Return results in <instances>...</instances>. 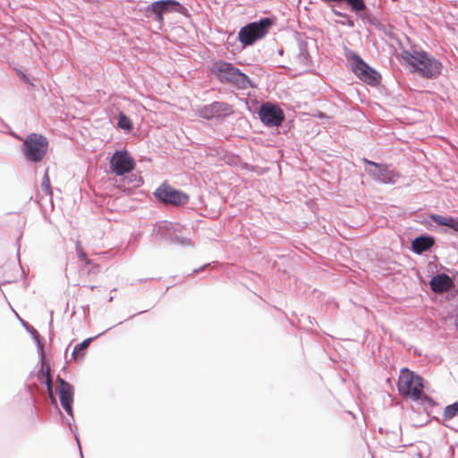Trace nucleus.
Listing matches in <instances>:
<instances>
[{
	"label": "nucleus",
	"instance_id": "obj_1",
	"mask_svg": "<svg viewBox=\"0 0 458 458\" xmlns=\"http://www.w3.org/2000/svg\"><path fill=\"white\" fill-rule=\"evenodd\" d=\"M402 57L413 68L414 72L425 79H437L441 74L443 69L441 62L426 51L403 50Z\"/></svg>",
	"mask_w": 458,
	"mask_h": 458
},
{
	"label": "nucleus",
	"instance_id": "obj_2",
	"mask_svg": "<svg viewBox=\"0 0 458 458\" xmlns=\"http://www.w3.org/2000/svg\"><path fill=\"white\" fill-rule=\"evenodd\" d=\"M210 72L223 84H231L240 89L253 88L249 76L241 72L232 63L222 59L215 61L210 67Z\"/></svg>",
	"mask_w": 458,
	"mask_h": 458
},
{
	"label": "nucleus",
	"instance_id": "obj_3",
	"mask_svg": "<svg viewBox=\"0 0 458 458\" xmlns=\"http://www.w3.org/2000/svg\"><path fill=\"white\" fill-rule=\"evenodd\" d=\"M48 145L47 137L32 132L22 140L21 152L28 162L37 164L45 158Z\"/></svg>",
	"mask_w": 458,
	"mask_h": 458
},
{
	"label": "nucleus",
	"instance_id": "obj_4",
	"mask_svg": "<svg viewBox=\"0 0 458 458\" xmlns=\"http://www.w3.org/2000/svg\"><path fill=\"white\" fill-rule=\"evenodd\" d=\"M274 23L275 20L270 17H264L258 21L248 23L240 29L239 41L243 47L252 46L256 41L266 37Z\"/></svg>",
	"mask_w": 458,
	"mask_h": 458
},
{
	"label": "nucleus",
	"instance_id": "obj_5",
	"mask_svg": "<svg viewBox=\"0 0 458 458\" xmlns=\"http://www.w3.org/2000/svg\"><path fill=\"white\" fill-rule=\"evenodd\" d=\"M345 57L352 62V72L369 85H377L381 80V75L375 69L363 61L360 55L353 50L346 49Z\"/></svg>",
	"mask_w": 458,
	"mask_h": 458
},
{
	"label": "nucleus",
	"instance_id": "obj_6",
	"mask_svg": "<svg viewBox=\"0 0 458 458\" xmlns=\"http://www.w3.org/2000/svg\"><path fill=\"white\" fill-rule=\"evenodd\" d=\"M422 380V377L413 371L406 368L402 369L397 383L398 390L403 395L419 399L423 389Z\"/></svg>",
	"mask_w": 458,
	"mask_h": 458
},
{
	"label": "nucleus",
	"instance_id": "obj_7",
	"mask_svg": "<svg viewBox=\"0 0 458 458\" xmlns=\"http://www.w3.org/2000/svg\"><path fill=\"white\" fill-rule=\"evenodd\" d=\"M154 197L165 206H184L189 202L190 197L182 191L176 190L166 182L161 183L153 193Z\"/></svg>",
	"mask_w": 458,
	"mask_h": 458
},
{
	"label": "nucleus",
	"instance_id": "obj_8",
	"mask_svg": "<svg viewBox=\"0 0 458 458\" xmlns=\"http://www.w3.org/2000/svg\"><path fill=\"white\" fill-rule=\"evenodd\" d=\"M362 162L368 165V166L365 168V171L372 177L373 180L377 182L385 184H394L400 177L399 173L396 172L391 165L376 163L367 158H363Z\"/></svg>",
	"mask_w": 458,
	"mask_h": 458
},
{
	"label": "nucleus",
	"instance_id": "obj_9",
	"mask_svg": "<svg viewBox=\"0 0 458 458\" xmlns=\"http://www.w3.org/2000/svg\"><path fill=\"white\" fill-rule=\"evenodd\" d=\"M147 13L154 15V20L159 23L164 22L165 13H177L185 15L187 8L175 0H158L150 4L147 7Z\"/></svg>",
	"mask_w": 458,
	"mask_h": 458
},
{
	"label": "nucleus",
	"instance_id": "obj_10",
	"mask_svg": "<svg viewBox=\"0 0 458 458\" xmlns=\"http://www.w3.org/2000/svg\"><path fill=\"white\" fill-rule=\"evenodd\" d=\"M233 113V107L226 102L214 101L199 107L197 111L200 118L222 121Z\"/></svg>",
	"mask_w": 458,
	"mask_h": 458
},
{
	"label": "nucleus",
	"instance_id": "obj_11",
	"mask_svg": "<svg viewBox=\"0 0 458 458\" xmlns=\"http://www.w3.org/2000/svg\"><path fill=\"white\" fill-rule=\"evenodd\" d=\"M262 123L267 127H278L284 120V114L282 108L274 103H262L258 112Z\"/></svg>",
	"mask_w": 458,
	"mask_h": 458
},
{
	"label": "nucleus",
	"instance_id": "obj_12",
	"mask_svg": "<svg viewBox=\"0 0 458 458\" xmlns=\"http://www.w3.org/2000/svg\"><path fill=\"white\" fill-rule=\"evenodd\" d=\"M135 167V161L126 150H116L110 159V169L117 176L131 173Z\"/></svg>",
	"mask_w": 458,
	"mask_h": 458
},
{
	"label": "nucleus",
	"instance_id": "obj_13",
	"mask_svg": "<svg viewBox=\"0 0 458 458\" xmlns=\"http://www.w3.org/2000/svg\"><path fill=\"white\" fill-rule=\"evenodd\" d=\"M181 231V226L171 222L162 221L157 223L152 231V236L157 241L170 242L174 233Z\"/></svg>",
	"mask_w": 458,
	"mask_h": 458
},
{
	"label": "nucleus",
	"instance_id": "obj_14",
	"mask_svg": "<svg viewBox=\"0 0 458 458\" xmlns=\"http://www.w3.org/2000/svg\"><path fill=\"white\" fill-rule=\"evenodd\" d=\"M58 382L60 385L59 387V397L61 405L64 409V411L67 412L68 415L71 416L72 420H73V413H72V403L73 402V386L65 381L64 378H61L58 377Z\"/></svg>",
	"mask_w": 458,
	"mask_h": 458
},
{
	"label": "nucleus",
	"instance_id": "obj_15",
	"mask_svg": "<svg viewBox=\"0 0 458 458\" xmlns=\"http://www.w3.org/2000/svg\"><path fill=\"white\" fill-rule=\"evenodd\" d=\"M454 285L452 278L445 274H437L429 281V286L432 292L442 293L449 291Z\"/></svg>",
	"mask_w": 458,
	"mask_h": 458
},
{
	"label": "nucleus",
	"instance_id": "obj_16",
	"mask_svg": "<svg viewBox=\"0 0 458 458\" xmlns=\"http://www.w3.org/2000/svg\"><path fill=\"white\" fill-rule=\"evenodd\" d=\"M435 244V238L428 234H422L415 237L411 242V250L414 253L420 255L429 250Z\"/></svg>",
	"mask_w": 458,
	"mask_h": 458
},
{
	"label": "nucleus",
	"instance_id": "obj_17",
	"mask_svg": "<svg viewBox=\"0 0 458 458\" xmlns=\"http://www.w3.org/2000/svg\"><path fill=\"white\" fill-rule=\"evenodd\" d=\"M21 323H22L23 327L26 328V330L29 332V334H31L33 339L35 340L36 344L38 349L40 359H41L42 362H44V360H45L44 344H42V342L40 340V335H39L38 332L33 327L30 326L27 322L21 320Z\"/></svg>",
	"mask_w": 458,
	"mask_h": 458
},
{
	"label": "nucleus",
	"instance_id": "obj_18",
	"mask_svg": "<svg viewBox=\"0 0 458 458\" xmlns=\"http://www.w3.org/2000/svg\"><path fill=\"white\" fill-rule=\"evenodd\" d=\"M299 53L297 55L298 62L303 65H309L311 63V57L308 50V44L306 41H300L298 44Z\"/></svg>",
	"mask_w": 458,
	"mask_h": 458
},
{
	"label": "nucleus",
	"instance_id": "obj_19",
	"mask_svg": "<svg viewBox=\"0 0 458 458\" xmlns=\"http://www.w3.org/2000/svg\"><path fill=\"white\" fill-rule=\"evenodd\" d=\"M346 3L351 11L355 13L357 16H360L362 12H367V5L364 0H343Z\"/></svg>",
	"mask_w": 458,
	"mask_h": 458
},
{
	"label": "nucleus",
	"instance_id": "obj_20",
	"mask_svg": "<svg viewBox=\"0 0 458 458\" xmlns=\"http://www.w3.org/2000/svg\"><path fill=\"white\" fill-rule=\"evenodd\" d=\"M457 415H458V401L445 407L443 413H442V419L445 421L450 420Z\"/></svg>",
	"mask_w": 458,
	"mask_h": 458
},
{
	"label": "nucleus",
	"instance_id": "obj_21",
	"mask_svg": "<svg viewBox=\"0 0 458 458\" xmlns=\"http://www.w3.org/2000/svg\"><path fill=\"white\" fill-rule=\"evenodd\" d=\"M110 328L106 329V331L98 334V335H96L95 337H89V338H87L85 340H83L81 344H78L77 345H75L73 351H72V356L75 357L77 354H80V353H82V352L87 349L89 345V344L92 342L93 339H95L96 337L105 334L106 331H108Z\"/></svg>",
	"mask_w": 458,
	"mask_h": 458
},
{
	"label": "nucleus",
	"instance_id": "obj_22",
	"mask_svg": "<svg viewBox=\"0 0 458 458\" xmlns=\"http://www.w3.org/2000/svg\"><path fill=\"white\" fill-rule=\"evenodd\" d=\"M332 13L338 16L343 18L342 21H338L337 22L341 25H346L350 28L354 27V21L345 13H342L336 9L332 8Z\"/></svg>",
	"mask_w": 458,
	"mask_h": 458
},
{
	"label": "nucleus",
	"instance_id": "obj_23",
	"mask_svg": "<svg viewBox=\"0 0 458 458\" xmlns=\"http://www.w3.org/2000/svg\"><path fill=\"white\" fill-rule=\"evenodd\" d=\"M179 233L180 231L174 233V237L172 238L169 243L177 244L181 246H191V240L187 237L182 236L181 234H179Z\"/></svg>",
	"mask_w": 458,
	"mask_h": 458
},
{
	"label": "nucleus",
	"instance_id": "obj_24",
	"mask_svg": "<svg viewBox=\"0 0 458 458\" xmlns=\"http://www.w3.org/2000/svg\"><path fill=\"white\" fill-rule=\"evenodd\" d=\"M117 125L119 128L124 131H130L132 128L131 122L123 113H120L118 115Z\"/></svg>",
	"mask_w": 458,
	"mask_h": 458
},
{
	"label": "nucleus",
	"instance_id": "obj_25",
	"mask_svg": "<svg viewBox=\"0 0 458 458\" xmlns=\"http://www.w3.org/2000/svg\"><path fill=\"white\" fill-rule=\"evenodd\" d=\"M41 189L45 192V194L51 199L53 193H52L50 179L48 176L47 169L46 170V173L42 178Z\"/></svg>",
	"mask_w": 458,
	"mask_h": 458
},
{
	"label": "nucleus",
	"instance_id": "obj_26",
	"mask_svg": "<svg viewBox=\"0 0 458 458\" xmlns=\"http://www.w3.org/2000/svg\"><path fill=\"white\" fill-rule=\"evenodd\" d=\"M45 377H46V386H47V392L49 394V397L51 399V402L55 404H56V399L55 397L54 396L53 394V385H52V378H51V374H50V369L49 368H47L46 373H45Z\"/></svg>",
	"mask_w": 458,
	"mask_h": 458
},
{
	"label": "nucleus",
	"instance_id": "obj_27",
	"mask_svg": "<svg viewBox=\"0 0 458 458\" xmlns=\"http://www.w3.org/2000/svg\"><path fill=\"white\" fill-rule=\"evenodd\" d=\"M430 219L439 225H449L450 222H452V216H443L440 215L433 214L430 216Z\"/></svg>",
	"mask_w": 458,
	"mask_h": 458
},
{
	"label": "nucleus",
	"instance_id": "obj_28",
	"mask_svg": "<svg viewBox=\"0 0 458 458\" xmlns=\"http://www.w3.org/2000/svg\"><path fill=\"white\" fill-rule=\"evenodd\" d=\"M123 180H127L128 184L131 185L132 187H139L142 183L141 177L137 174H131L130 176L124 177Z\"/></svg>",
	"mask_w": 458,
	"mask_h": 458
},
{
	"label": "nucleus",
	"instance_id": "obj_29",
	"mask_svg": "<svg viewBox=\"0 0 458 458\" xmlns=\"http://www.w3.org/2000/svg\"><path fill=\"white\" fill-rule=\"evenodd\" d=\"M360 18L362 19V21L369 22L370 25H376L377 24V19L370 13L369 10L367 8V12H362L360 13Z\"/></svg>",
	"mask_w": 458,
	"mask_h": 458
},
{
	"label": "nucleus",
	"instance_id": "obj_30",
	"mask_svg": "<svg viewBox=\"0 0 458 458\" xmlns=\"http://www.w3.org/2000/svg\"><path fill=\"white\" fill-rule=\"evenodd\" d=\"M416 401H420L421 404L423 405H428L430 407H433L436 403L435 401L429 397L428 395L423 394V392L421 391V395L419 399H415Z\"/></svg>",
	"mask_w": 458,
	"mask_h": 458
},
{
	"label": "nucleus",
	"instance_id": "obj_31",
	"mask_svg": "<svg viewBox=\"0 0 458 458\" xmlns=\"http://www.w3.org/2000/svg\"><path fill=\"white\" fill-rule=\"evenodd\" d=\"M85 261V265L86 266H90L91 267L89 269V273H98V268H99V265L98 264H93L92 260L88 259L84 260Z\"/></svg>",
	"mask_w": 458,
	"mask_h": 458
},
{
	"label": "nucleus",
	"instance_id": "obj_32",
	"mask_svg": "<svg viewBox=\"0 0 458 458\" xmlns=\"http://www.w3.org/2000/svg\"><path fill=\"white\" fill-rule=\"evenodd\" d=\"M448 227L458 232V219L452 217V222H450Z\"/></svg>",
	"mask_w": 458,
	"mask_h": 458
},
{
	"label": "nucleus",
	"instance_id": "obj_33",
	"mask_svg": "<svg viewBox=\"0 0 458 458\" xmlns=\"http://www.w3.org/2000/svg\"><path fill=\"white\" fill-rule=\"evenodd\" d=\"M76 253H77L78 258L81 260H85L88 258L86 252L83 250H80Z\"/></svg>",
	"mask_w": 458,
	"mask_h": 458
},
{
	"label": "nucleus",
	"instance_id": "obj_34",
	"mask_svg": "<svg viewBox=\"0 0 458 458\" xmlns=\"http://www.w3.org/2000/svg\"><path fill=\"white\" fill-rule=\"evenodd\" d=\"M75 250H76V252L83 250L80 241L76 242V243H75Z\"/></svg>",
	"mask_w": 458,
	"mask_h": 458
},
{
	"label": "nucleus",
	"instance_id": "obj_35",
	"mask_svg": "<svg viewBox=\"0 0 458 458\" xmlns=\"http://www.w3.org/2000/svg\"><path fill=\"white\" fill-rule=\"evenodd\" d=\"M75 438H76V441H77L78 445H79L81 458H83L82 451H81V444H80V440H79V437H78L77 434H75Z\"/></svg>",
	"mask_w": 458,
	"mask_h": 458
},
{
	"label": "nucleus",
	"instance_id": "obj_36",
	"mask_svg": "<svg viewBox=\"0 0 458 458\" xmlns=\"http://www.w3.org/2000/svg\"><path fill=\"white\" fill-rule=\"evenodd\" d=\"M207 266H208V265H204V266H201V267H199V268L194 269V270L192 271V274H196V273H198V272H199V271H202V270H203Z\"/></svg>",
	"mask_w": 458,
	"mask_h": 458
},
{
	"label": "nucleus",
	"instance_id": "obj_37",
	"mask_svg": "<svg viewBox=\"0 0 458 458\" xmlns=\"http://www.w3.org/2000/svg\"><path fill=\"white\" fill-rule=\"evenodd\" d=\"M12 136L19 140H21L22 142V140H24L23 138H21V136L17 135L16 133L14 132H12Z\"/></svg>",
	"mask_w": 458,
	"mask_h": 458
},
{
	"label": "nucleus",
	"instance_id": "obj_38",
	"mask_svg": "<svg viewBox=\"0 0 458 458\" xmlns=\"http://www.w3.org/2000/svg\"><path fill=\"white\" fill-rule=\"evenodd\" d=\"M449 452H450V455H451V457H453V456H454V447H453V446H450V447H449Z\"/></svg>",
	"mask_w": 458,
	"mask_h": 458
},
{
	"label": "nucleus",
	"instance_id": "obj_39",
	"mask_svg": "<svg viewBox=\"0 0 458 458\" xmlns=\"http://www.w3.org/2000/svg\"><path fill=\"white\" fill-rule=\"evenodd\" d=\"M22 79H23L26 82H29V81H30V80H29V78H28V76H27L26 74H24V73H22Z\"/></svg>",
	"mask_w": 458,
	"mask_h": 458
},
{
	"label": "nucleus",
	"instance_id": "obj_40",
	"mask_svg": "<svg viewBox=\"0 0 458 458\" xmlns=\"http://www.w3.org/2000/svg\"><path fill=\"white\" fill-rule=\"evenodd\" d=\"M68 425L70 426L71 430H72V431H73V429H72V424H71V422H70V421L68 422Z\"/></svg>",
	"mask_w": 458,
	"mask_h": 458
}]
</instances>
